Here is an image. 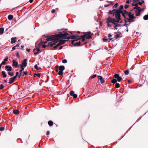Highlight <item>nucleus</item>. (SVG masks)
<instances>
[{"mask_svg":"<svg viewBox=\"0 0 148 148\" xmlns=\"http://www.w3.org/2000/svg\"><path fill=\"white\" fill-rule=\"evenodd\" d=\"M121 14L122 16L125 19H126L130 23L134 22L135 20H134L136 17L134 15V14L132 12H128L126 10L123 12L120 10H116L115 16L116 18V22L119 23L121 20L120 18V14Z\"/></svg>","mask_w":148,"mask_h":148,"instance_id":"nucleus-1","label":"nucleus"},{"mask_svg":"<svg viewBox=\"0 0 148 148\" xmlns=\"http://www.w3.org/2000/svg\"><path fill=\"white\" fill-rule=\"evenodd\" d=\"M144 9L143 8H140V7H134L133 9L130 10V12H132L133 13V12L134 11L135 13V16H140V13L141 12L143 11L144 10Z\"/></svg>","mask_w":148,"mask_h":148,"instance_id":"nucleus-2","label":"nucleus"},{"mask_svg":"<svg viewBox=\"0 0 148 148\" xmlns=\"http://www.w3.org/2000/svg\"><path fill=\"white\" fill-rule=\"evenodd\" d=\"M68 35L69 34L67 33H65L64 34H57L54 36L58 41V38L59 37L61 38L64 39H69L70 37L68 36Z\"/></svg>","mask_w":148,"mask_h":148,"instance_id":"nucleus-3","label":"nucleus"},{"mask_svg":"<svg viewBox=\"0 0 148 148\" xmlns=\"http://www.w3.org/2000/svg\"><path fill=\"white\" fill-rule=\"evenodd\" d=\"M65 69L64 67V66H60L59 67H56V72H58V75H61L63 74V71Z\"/></svg>","mask_w":148,"mask_h":148,"instance_id":"nucleus-4","label":"nucleus"},{"mask_svg":"<svg viewBox=\"0 0 148 148\" xmlns=\"http://www.w3.org/2000/svg\"><path fill=\"white\" fill-rule=\"evenodd\" d=\"M116 22L115 19L114 18H112L110 16L106 19V23L108 24V27H111V25L110 24V23H113Z\"/></svg>","mask_w":148,"mask_h":148,"instance_id":"nucleus-5","label":"nucleus"},{"mask_svg":"<svg viewBox=\"0 0 148 148\" xmlns=\"http://www.w3.org/2000/svg\"><path fill=\"white\" fill-rule=\"evenodd\" d=\"M54 40V41L56 42H58V40L55 37V36L52 35L50 36L49 38H47V40L43 42L44 43H46L48 41H52V40Z\"/></svg>","mask_w":148,"mask_h":148,"instance_id":"nucleus-6","label":"nucleus"},{"mask_svg":"<svg viewBox=\"0 0 148 148\" xmlns=\"http://www.w3.org/2000/svg\"><path fill=\"white\" fill-rule=\"evenodd\" d=\"M114 77L117 79L118 82H120L122 79V78L121 77L119 76V74H116L114 75Z\"/></svg>","mask_w":148,"mask_h":148,"instance_id":"nucleus-7","label":"nucleus"},{"mask_svg":"<svg viewBox=\"0 0 148 148\" xmlns=\"http://www.w3.org/2000/svg\"><path fill=\"white\" fill-rule=\"evenodd\" d=\"M27 59H25L23 60L22 61L21 64H20V66H21L25 67L27 65Z\"/></svg>","mask_w":148,"mask_h":148,"instance_id":"nucleus-8","label":"nucleus"},{"mask_svg":"<svg viewBox=\"0 0 148 148\" xmlns=\"http://www.w3.org/2000/svg\"><path fill=\"white\" fill-rule=\"evenodd\" d=\"M83 36L87 39H90L91 38V36L90 34V33L89 32H88L85 34H84Z\"/></svg>","mask_w":148,"mask_h":148,"instance_id":"nucleus-9","label":"nucleus"},{"mask_svg":"<svg viewBox=\"0 0 148 148\" xmlns=\"http://www.w3.org/2000/svg\"><path fill=\"white\" fill-rule=\"evenodd\" d=\"M116 22H115L114 23H113L115 25L114 26L115 29L117 30L118 29V28H117V27H120L121 26H123L121 24L119 23H116Z\"/></svg>","mask_w":148,"mask_h":148,"instance_id":"nucleus-10","label":"nucleus"},{"mask_svg":"<svg viewBox=\"0 0 148 148\" xmlns=\"http://www.w3.org/2000/svg\"><path fill=\"white\" fill-rule=\"evenodd\" d=\"M70 95L71 96H73V98H76L77 97L76 94H74V92L73 91H71L70 92Z\"/></svg>","mask_w":148,"mask_h":148,"instance_id":"nucleus-11","label":"nucleus"},{"mask_svg":"<svg viewBox=\"0 0 148 148\" xmlns=\"http://www.w3.org/2000/svg\"><path fill=\"white\" fill-rule=\"evenodd\" d=\"M58 41H59V42L58 43V44L60 45V46L62 44H64L65 43V42L67 41V40H59L58 38Z\"/></svg>","mask_w":148,"mask_h":148,"instance_id":"nucleus-12","label":"nucleus"},{"mask_svg":"<svg viewBox=\"0 0 148 148\" xmlns=\"http://www.w3.org/2000/svg\"><path fill=\"white\" fill-rule=\"evenodd\" d=\"M98 79L100 80V82L101 84H103L104 83L105 81L102 76L99 75L98 76Z\"/></svg>","mask_w":148,"mask_h":148,"instance_id":"nucleus-13","label":"nucleus"},{"mask_svg":"<svg viewBox=\"0 0 148 148\" xmlns=\"http://www.w3.org/2000/svg\"><path fill=\"white\" fill-rule=\"evenodd\" d=\"M52 41L49 42L48 44V45L51 47L53 45L55 44V43H57L54 41V40H52Z\"/></svg>","mask_w":148,"mask_h":148,"instance_id":"nucleus-14","label":"nucleus"},{"mask_svg":"<svg viewBox=\"0 0 148 148\" xmlns=\"http://www.w3.org/2000/svg\"><path fill=\"white\" fill-rule=\"evenodd\" d=\"M12 62L13 66L15 67H17L18 66V63L15 60H13Z\"/></svg>","mask_w":148,"mask_h":148,"instance_id":"nucleus-15","label":"nucleus"},{"mask_svg":"<svg viewBox=\"0 0 148 148\" xmlns=\"http://www.w3.org/2000/svg\"><path fill=\"white\" fill-rule=\"evenodd\" d=\"M111 39H112L110 38H107L106 37H104V38L103 39V40L104 42H109L110 40Z\"/></svg>","mask_w":148,"mask_h":148,"instance_id":"nucleus-16","label":"nucleus"},{"mask_svg":"<svg viewBox=\"0 0 148 148\" xmlns=\"http://www.w3.org/2000/svg\"><path fill=\"white\" fill-rule=\"evenodd\" d=\"M5 68L7 69V71H10L12 69L11 66H5Z\"/></svg>","mask_w":148,"mask_h":148,"instance_id":"nucleus-17","label":"nucleus"},{"mask_svg":"<svg viewBox=\"0 0 148 148\" xmlns=\"http://www.w3.org/2000/svg\"><path fill=\"white\" fill-rule=\"evenodd\" d=\"M116 10L115 9H114L112 11L110 10L109 12V13L110 14H113V16H114V14L115 13Z\"/></svg>","mask_w":148,"mask_h":148,"instance_id":"nucleus-18","label":"nucleus"},{"mask_svg":"<svg viewBox=\"0 0 148 148\" xmlns=\"http://www.w3.org/2000/svg\"><path fill=\"white\" fill-rule=\"evenodd\" d=\"M15 80L12 77L9 79V83L10 84H11L14 82Z\"/></svg>","mask_w":148,"mask_h":148,"instance_id":"nucleus-19","label":"nucleus"},{"mask_svg":"<svg viewBox=\"0 0 148 148\" xmlns=\"http://www.w3.org/2000/svg\"><path fill=\"white\" fill-rule=\"evenodd\" d=\"M16 38H12L11 39V43H15L16 42Z\"/></svg>","mask_w":148,"mask_h":148,"instance_id":"nucleus-20","label":"nucleus"},{"mask_svg":"<svg viewBox=\"0 0 148 148\" xmlns=\"http://www.w3.org/2000/svg\"><path fill=\"white\" fill-rule=\"evenodd\" d=\"M34 68L35 69L39 71H40L41 70V68L38 67L36 64L35 65Z\"/></svg>","mask_w":148,"mask_h":148,"instance_id":"nucleus-21","label":"nucleus"},{"mask_svg":"<svg viewBox=\"0 0 148 148\" xmlns=\"http://www.w3.org/2000/svg\"><path fill=\"white\" fill-rule=\"evenodd\" d=\"M13 18V16L11 14L9 15L8 16V18L9 20H12Z\"/></svg>","mask_w":148,"mask_h":148,"instance_id":"nucleus-22","label":"nucleus"},{"mask_svg":"<svg viewBox=\"0 0 148 148\" xmlns=\"http://www.w3.org/2000/svg\"><path fill=\"white\" fill-rule=\"evenodd\" d=\"M4 31V28L3 27H1L0 28V34H2Z\"/></svg>","mask_w":148,"mask_h":148,"instance_id":"nucleus-23","label":"nucleus"},{"mask_svg":"<svg viewBox=\"0 0 148 148\" xmlns=\"http://www.w3.org/2000/svg\"><path fill=\"white\" fill-rule=\"evenodd\" d=\"M81 42L80 41L76 42H75L74 45L75 46H79L80 45Z\"/></svg>","mask_w":148,"mask_h":148,"instance_id":"nucleus-24","label":"nucleus"},{"mask_svg":"<svg viewBox=\"0 0 148 148\" xmlns=\"http://www.w3.org/2000/svg\"><path fill=\"white\" fill-rule=\"evenodd\" d=\"M2 74L4 77H6V74H5V73L4 71H2L1 72Z\"/></svg>","mask_w":148,"mask_h":148,"instance_id":"nucleus-25","label":"nucleus"},{"mask_svg":"<svg viewBox=\"0 0 148 148\" xmlns=\"http://www.w3.org/2000/svg\"><path fill=\"white\" fill-rule=\"evenodd\" d=\"M48 124L50 126H51L53 125V122L51 121H49L48 122Z\"/></svg>","mask_w":148,"mask_h":148,"instance_id":"nucleus-26","label":"nucleus"},{"mask_svg":"<svg viewBox=\"0 0 148 148\" xmlns=\"http://www.w3.org/2000/svg\"><path fill=\"white\" fill-rule=\"evenodd\" d=\"M19 111L16 110H14L13 111V113L14 114H17L19 113Z\"/></svg>","mask_w":148,"mask_h":148,"instance_id":"nucleus-27","label":"nucleus"},{"mask_svg":"<svg viewBox=\"0 0 148 148\" xmlns=\"http://www.w3.org/2000/svg\"><path fill=\"white\" fill-rule=\"evenodd\" d=\"M143 19L145 20H147L148 19V14L145 15L143 17Z\"/></svg>","mask_w":148,"mask_h":148,"instance_id":"nucleus-28","label":"nucleus"},{"mask_svg":"<svg viewBox=\"0 0 148 148\" xmlns=\"http://www.w3.org/2000/svg\"><path fill=\"white\" fill-rule=\"evenodd\" d=\"M111 82L113 84L116 83L117 82V80L116 79H114L112 80Z\"/></svg>","mask_w":148,"mask_h":148,"instance_id":"nucleus-29","label":"nucleus"},{"mask_svg":"<svg viewBox=\"0 0 148 148\" xmlns=\"http://www.w3.org/2000/svg\"><path fill=\"white\" fill-rule=\"evenodd\" d=\"M115 87L117 88H118L120 87L119 84L118 83H116L115 84Z\"/></svg>","mask_w":148,"mask_h":148,"instance_id":"nucleus-30","label":"nucleus"},{"mask_svg":"<svg viewBox=\"0 0 148 148\" xmlns=\"http://www.w3.org/2000/svg\"><path fill=\"white\" fill-rule=\"evenodd\" d=\"M144 2V1L143 0H142V2H139L138 3V4L139 5H141Z\"/></svg>","mask_w":148,"mask_h":148,"instance_id":"nucleus-31","label":"nucleus"},{"mask_svg":"<svg viewBox=\"0 0 148 148\" xmlns=\"http://www.w3.org/2000/svg\"><path fill=\"white\" fill-rule=\"evenodd\" d=\"M124 73L125 75H128L129 73V71L128 70H126L124 71Z\"/></svg>","mask_w":148,"mask_h":148,"instance_id":"nucleus-32","label":"nucleus"},{"mask_svg":"<svg viewBox=\"0 0 148 148\" xmlns=\"http://www.w3.org/2000/svg\"><path fill=\"white\" fill-rule=\"evenodd\" d=\"M8 74L9 75H10L11 76H12L14 75V73L13 72L10 73V72H8Z\"/></svg>","mask_w":148,"mask_h":148,"instance_id":"nucleus-33","label":"nucleus"},{"mask_svg":"<svg viewBox=\"0 0 148 148\" xmlns=\"http://www.w3.org/2000/svg\"><path fill=\"white\" fill-rule=\"evenodd\" d=\"M37 76L38 77H40V73H35L34 75V76L35 77L36 76Z\"/></svg>","mask_w":148,"mask_h":148,"instance_id":"nucleus-34","label":"nucleus"},{"mask_svg":"<svg viewBox=\"0 0 148 148\" xmlns=\"http://www.w3.org/2000/svg\"><path fill=\"white\" fill-rule=\"evenodd\" d=\"M6 62H5V61H3L2 63L0 64V65H1V66L2 65H5V64H6Z\"/></svg>","mask_w":148,"mask_h":148,"instance_id":"nucleus-35","label":"nucleus"},{"mask_svg":"<svg viewBox=\"0 0 148 148\" xmlns=\"http://www.w3.org/2000/svg\"><path fill=\"white\" fill-rule=\"evenodd\" d=\"M82 41L83 42L85 40V38L83 36H82Z\"/></svg>","mask_w":148,"mask_h":148,"instance_id":"nucleus-36","label":"nucleus"},{"mask_svg":"<svg viewBox=\"0 0 148 148\" xmlns=\"http://www.w3.org/2000/svg\"><path fill=\"white\" fill-rule=\"evenodd\" d=\"M67 62V60L66 59H64L62 60V62L64 63H66Z\"/></svg>","mask_w":148,"mask_h":148,"instance_id":"nucleus-37","label":"nucleus"},{"mask_svg":"<svg viewBox=\"0 0 148 148\" xmlns=\"http://www.w3.org/2000/svg\"><path fill=\"white\" fill-rule=\"evenodd\" d=\"M4 130V127H0V131H2Z\"/></svg>","mask_w":148,"mask_h":148,"instance_id":"nucleus-38","label":"nucleus"},{"mask_svg":"<svg viewBox=\"0 0 148 148\" xmlns=\"http://www.w3.org/2000/svg\"><path fill=\"white\" fill-rule=\"evenodd\" d=\"M138 3H135V4L133 3L132 4V6L134 5L135 6V7H138Z\"/></svg>","mask_w":148,"mask_h":148,"instance_id":"nucleus-39","label":"nucleus"},{"mask_svg":"<svg viewBox=\"0 0 148 148\" xmlns=\"http://www.w3.org/2000/svg\"><path fill=\"white\" fill-rule=\"evenodd\" d=\"M119 36V34H117L115 35L114 37L115 39H116Z\"/></svg>","mask_w":148,"mask_h":148,"instance_id":"nucleus-40","label":"nucleus"},{"mask_svg":"<svg viewBox=\"0 0 148 148\" xmlns=\"http://www.w3.org/2000/svg\"><path fill=\"white\" fill-rule=\"evenodd\" d=\"M23 73L24 75H28V72L27 71H23Z\"/></svg>","mask_w":148,"mask_h":148,"instance_id":"nucleus-41","label":"nucleus"},{"mask_svg":"<svg viewBox=\"0 0 148 148\" xmlns=\"http://www.w3.org/2000/svg\"><path fill=\"white\" fill-rule=\"evenodd\" d=\"M60 46V45L59 44H58V43L57 44V45H56V46H54L53 47V48L54 49H56V48L57 47H58L59 46Z\"/></svg>","mask_w":148,"mask_h":148,"instance_id":"nucleus-42","label":"nucleus"},{"mask_svg":"<svg viewBox=\"0 0 148 148\" xmlns=\"http://www.w3.org/2000/svg\"><path fill=\"white\" fill-rule=\"evenodd\" d=\"M20 67L21 69V70L20 71V72H21V73H22V72L24 70V69L23 68L24 67L21 66H20Z\"/></svg>","mask_w":148,"mask_h":148,"instance_id":"nucleus-43","label":"nucleus"},{"mask_svg":"<svg viewBox=\"0 0 148 148\" xmlns=\"http://www.w3.org/2000/svg\"><path fill=\"white\" fill-rule=\"evenodd\" d=\"M96 75H92V76H91V78L92 79H93V78H94L95 77H96Z\"/></svg>","mask_w":148,"mask_h":148,"instance_id":"nucleus-44","label":"nucleus"},{"mask_svg":"<svg viewBox=\"0 0 148 148\" xmlns=\"http://www.w3.org/2000/svg\"><path fill=\"white\" fill-rule=\"evenodd\" d=\"M4 86L3 84H1L0 86V89H2L3 88Z\"/></svg>","mask_w":148,"mask_h":148,"instance_id":"nucleus-45","label":"nucleus"},{"mask_svg":"<svg viewBox=\"0 0 148 148\" xmlns=\"http://www.w3.org/2000/svg\"><path fill=\"white\" fill-rule=\"evenodd\" d=\"M118 3H116L115 4L114 6L113 7V8H116L118 6Z\"/></svg>","mask_w":148,"mask_h":148,"instance_id":"nucleus-46","label":"nucleus"},{"mask_svg":"<svg viewBox=\"0 0 148 148\" xmlns=\"http://www.w3.org/2000/svg\"><path fill=\"white\" fill-rule=\"evenodd\" d=\"M123 6L122 5H121L120 6L119 9V10H121L123 9Z\"/></svg>","mask_w":148,"mask_h":148,"instance_id":"nucleus-47","label":"nucleus"},{"mask_svg":"<svg viewBox=\"0 0 148 148\" xmlns=\"http://www.w3.org/2000/svg\"><path fill=\"white\" fill-rule=\"evenodd\" d=\"M106 2H107L108 3H109V4L110 5H112V4H113V3H112V1H106Z\"/></svg>","mask_w":148,"mask_h":148,"instance_id":"nucleus-48","label":"nucleus"},{"mask_svg":"<svg viewBox=\"0 0 148 148\" xmlns=\"http://www.w3.org/2000/svg\"><path fill=\"white\" fill-rule=\"evenodd\" d=\"M129 7V5H125L124 6V8L125 9H126Z\"/></svg>","mask_w":148,"mask_h":148,"instance_id":"nucleus-49","label":"nucleus"},{"mask_svg":"<svg viewBox=\"0 0 148 148\" xmlns=\"http://www.w3.org/2000/svg\"><path fill=\"white\" fill-rule=\"evenodd\" d=\"M42 48H45L46 47V45H42Z\"/></svg>","mask_w":148,"mask_h":148,"instance_id":"nucleus-50","label":"nucleus"},{"mask_svg":"<svg viewBox=\"0 0 148 148\" xmlns=\"http://www.w3.org/2000/svg\"><path fill=\"white\" fill-rule=\"evenodd\" d=\"M55 12V10L54 9H53L51 11V12L52 13H54Z\"/></svg>","mask_w":148,"mask_h":148,"instance_id":"nucleus-51","label":"nucleus"},{"mask_svg":"<svg viewBox=\"0 0 148 148\" xmlns=\"http://www.w3.org/2000/svg\"><path fill=\"white\" fill-rule=\"evenodd\" d=\"M16 46H15L12 47V49L13 50H14L16 48Z\"/></svg>","mask_w":148,"mask_h":148,"instance_id":"nucleus-52","label":"nucleus"},{"mask_svg":"<svg viewBox=\"0 0 148 148\" xmlns=\"http://www.w3.org/2000/svg\"><path fill=\"white\" fill-rule=\"evenodd\" d=\"M8 58L7 57L4 59L3 61H5V62H6L8 60Z\"/></svg>","mask_w":148,"mask_h":148,"instance_id":"nucleus-53","label":"nucleus"},{"mask_svg":"<svg viewBox=\"0 0 148 148\" xmlns=\"http://www.w3.org/2000/svg\"><path fill=\"white\" fill-rule=\"evenodd\" d=\"M134 1V3H137L138 1V0H133Z\"/></svg>","mask_w":148,"mask_h":148,"instance_id":"nucleus-54","label":"nucleus"},{"mask_svg":"<svg viewBox=\"0 0 148 148\" xmlns=\"http://www.w3.org/2000/svg\"><path fill=\"white\" fill-rule=\"evenodd\" d=\"M49 134H50L49 132V131H47V134H46L48 136V135H49Z\"/></svg>","mask_w":148,"mask_h":148,"instance_id":"nucleus-55","label":"nucleus"},{"mask_svg":"<svg viewBox=\"0 0 148 148\" xmlns=\"http://www.w3.org/2000/svg\"><path fill=\"white\" fill-rule=\"evenodd\" d=\"M109 5H110L109 4H108V5H106V4L105 5L104 7H108V6H109Z\"/></svg>","mask_w":148,"mask_h":148,"instance_id":"nucleus-56","label":"nucleus"},{"mask_svg":"<svg viewBox=\"0 0 148 148\" xmlns=\"http://www.w3.org/2000/svg\"><path fill=\"white\" fill-rule=\"evenodd\" d=\"M130 0H128L126 1V3H130Z\"/></svg>","mask_w":148,"mask_h":148,"instance_id":"nucleus-57","label":"nucleus"},{"mask_svg":"<svg viewBox=\"0 0 148 148\" xmlns=\"http://www.w3.org/2000/svg\"><path fill=\"white\" fill-rule=\"evenodd\" d=\"M111 36H112V35L110 34H108V37H109L110 38V37H111Z\"/></svg>","mask_w":148,"mask_h":148,"instance_id":"nucleus-58","label":"nucleus"},{"mask_svg":"<svg viewBox=\"0 0 148 148\" xmlns=\"http://www.w3.org/2000/svg\"><path fill=\"white\" fill-rule=\"evenodd\" d=\"M36 49H37V51L38 52L39 51H40V49L39 48H37Z\"/></svg>","mask_w":148,"mask_h":148,"instance_id":"nucleus-59","label":"nucleus"},{"mask_svg":"<svg viewBox=\"0 0 148 148\" xmlns=\"http://www.w3.org/2000/svg\"><path fill=\"white\" fill-rule=\"evenodd\" d=\"M26 50L28 52H29L30 51V49H27Z\"/></svg>","mask_w":148,"mask_h":148,"instance_id":"nucleus-60","label":"nucleus"},{"mask_svg":"<svg viewBox=\"0 0 148 148\" xmlns=\"http://www.w3.org/2000/svg\"><path fill=\"white\" fill-rule=\"evenodd\" d=\"M17 76H16V75L15 76H14L13 77V78L15 80V79H16V77H17Z\"/></svg>","mask_w":148,"mask_h":148,"instance_id":"nucleus-61","label":"nucleus"},{"mask_svg":"<svg viewBox=\"0 0 148 148\" xmlns=\"http://www.w3.org/2000/svg\"><path fill=\"white\" fill-rule=\"evenodd\" d=\"M34 0H29V2L30 3H32L33 1Z\"/></svg>","mask_w":148,"mask_h":148,"instance_id":"nucleus-62","label":"nucleus"},{"mask_svg":"<svg viewBox=\"0 0 148 148\" xmlns=\"http://www.w3.org/2000/svg\"><path fill=\"white\" fill-rule=\"evenodd\" d=\"M16 56L17 57H18L19 56V54L18 53H16Z\"/></svg>","mask_w":148,"mask_h":148,"instance_id":"nucleus-63","label":"nucleus"},{"mask_svg":"<svg viewBox=\"0 0 148 148\" xmlns=\"http://www.w3.org/2000/svg\"><path fill=\"white\" fill-rule=\"evenodd\" d=\"M18 74H19V73H18V72H16V76H17L18 75Z\"/></svg>","mask_w":148,"mask_h":148,"instance_id":"nucleus-64","label":"nucleus"}]
</instances>
